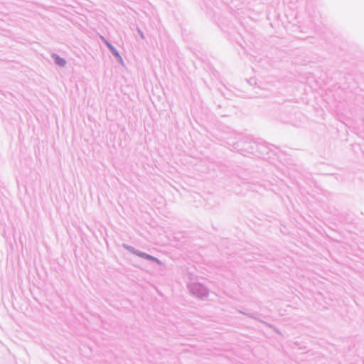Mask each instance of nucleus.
<instances>
[{
  "instance_id": "nucleus-1",
  "label": "nucleus",
  "mask_w": 364,
  "mask_h": 364,
  "mask_svg": "<svg viewBox=\"0 0 364 364\" xmlns=\"http://www.w3.org/2000/svg\"><path fill=\"white\" fill-rule=\"evenodd\" d=\"M54 59H55V62L57 65H58L60 67H63L66 64V61L65 59L58 56V55H55L54 56Z\"/></svg>"
},
{
  "instance_id": "nucleus-2",
  "label": "nucleus",
  "mask_w": 364,
  "mask_h": 364,
  "mask_svg": "<svg viewBox=\"0 0 364 364\" xmlns=\"http://www.w3.org/2000/svg\"><path fill=\"white\" fill-rule=\"evenodd\" d=\"M146 257H147V258H149V259H151L156 260V259H155V258H153V257H151V256H146Z\"/></svg>"
}]
</instances>
